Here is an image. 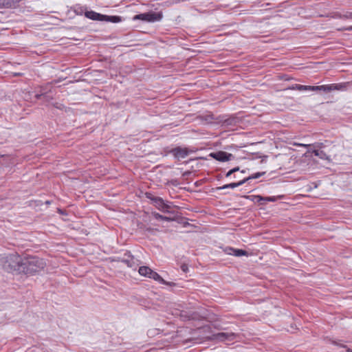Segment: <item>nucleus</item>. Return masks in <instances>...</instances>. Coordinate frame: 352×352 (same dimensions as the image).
<instances>
[{
  "label": "nucleus",
  "mask_w": 352,
  "mask_h": 352,
  "mask_svg": "<svg viewBox=\"0 0 352 352\" xmlns=\"http://www.w3.org/2000/svg\"><path fill=\"white\" fill-rule=\"evenodd\" d=\"M46 263L43 258L28 256L23 258L21 271L26 274H34L44 269Z\"/></svg>",
  "instance_id": "nucleus-1"
},
{
  "label": "nucleus",
  "mask_w": 352,
  "mask_h": 352,
  "mask_svg": "<svg viewBox=\"0 0 352 352\" xmlns=\"http://www.w3.org/2000/svg\"><path fill=\"white\" fill-rule=\"evenodd\" d=\"M23 258L20 256L15 253L7 255L6 256L0 258V263L2 265L3 268L8 271H21Z\"/></svg>",
  "instance_id": "nucleus-2"
},
{
  "label": "nucleus",
  "mask_w": 352,
  "mask_h": 352,
  "mask_svg": "<svg viewBox=\"0 0 352 352\" xmlns=\"http://www.w3.org/2000/svg\"><path fill=\"white\" fill-rule=\"evenodd\" d=\"M342 87V85L339 84H331L320 86H308L296 84L293 85L291 89H296L298 91H323L324 92H329L333 90H339Z\"/></svg>",
  "instance_id": "nucleus-3"
},
{
  "label": "nucleus",
  "mask_w": 352,
  "mask_h": 352,
  "mask_svg": "<svg viewBox=\"0 0 352 352\" xmlns=\"http://www.w3.org/2000/svg\"><path fill=\"white\" fill-rule=\"evenodd\" d=\"M163 18L162 12H155L150 11L148 12L141 13L136 14L133 17V20H141L147 23H154L156 21H160Z\"/></svg>",
  "instance_id": "nucleus-4"
},
{
  "label": "nucleus",
  "mask_w": 352,
  "mask_h": 352,
  "mask_svg": "<svg viewBox=\"0 0 352 352\" xmlns=\"http://www.w3.org/2000/svg\"><path fill=\"white\" fill-rule=\"evenodd\" d=\"M146 197L152 201L153 205L161 212L165 213H171L169 209L171 206L165 203L162 198L159 197H155L151 193H146Z\"/></svg>",
  "instance_id": "nucleus-5"
},
{
  "label": "nucleus",
  "mask_w": 352,
  "mask_h": 352,
  "mask_svg": "<svg viewBox=\"0 0 352 352\" xmlns=\"http://www.w3.org/2000/svg\"><path fill=\"white\" fill-rule=\"evenodd\" d=\"M237 335L234 333L230 332V333H224L221 332L218 333L212 334L210 337V340H217V341H232L236 338Z\"/></svg>",
  "instance_id": "nucleus-6"
},
{
  "label": "nucleus",
  "mask_w": 352,
  "mask_h": 352,
  "mask_svg": "<svg viewBox=\"0 0 352 352\" xmlns=\"http://www.w3.org/2000/svg\"><path fill=\"white\" fill-rule=\"evenodd\" d=\"M209 156L217 161L222 162H228L234 159V155L232 153H228L222 151L211 153H210Z\"/></svg>",
  "instance_id": "nucleus-7"
},
{
  "label": "nucleus",
  "mask_w": 352,
  "mask_h": 352,
  "mask_svg": "<svg viewBox=\"0 0 352 352\" xmlns=\"http://www.w3.org/2000/svg\"><path fill=\"white\" fill-rule=\"evenodd\" d=\"M170 153L177 160L184 159L189 154L188 148L180 146L171 149Z\"/></svg>",
  "instance_id": "nucleus-8"
},
{
  "label": "nucleus",
  "mask_w": 352,
  "mask_h": 352,
  "mask_svg": "<svg viewBox=\"0 0 352 352\" xmlns=\"http://www.w3.org/2000/svg\"><path fill=\"white\" fill-rule=\"evenodd\" d=\"M85 16L93 21H104V19L105 17L104 14H102L98 12H96L94 11L90 10V11H86L85 12Z\"/></svg>",
  "instance_id": "nucleus-9"
},
{
  "label": "nucleus",
  "mask_w": 352,
  "mask_h": 352,
  "mask_svg": "<svg viewBox=\"0 0 352 352\" xmlns=\"http://www.w3.org/2000/svg\"><path fill=\"white\" fill-rule=\"evenodd\" d=\"M224 251L227 254L234 255L238 257L248 255V253L245 250L241 249H234L233 248H226L224 250Z\"/></svg>",
  "instance_id": "nucleus-10"
},
{
  "label": "nucleus",
  "mask_w": 352,
  "mask_h": 352,
  "mask_svg": "<svg viewBox=\"0 0 352 352\" xmlns=\"http://www.w3.org/2000/svg\"><path fill=\"white\" fill-rule=\"evenodd\" d=\"M245 182H247V179H242V180L239 181V182L230 183L228 184L223 185V186L218 187L217 189V190H224L226 188H236V187H239V186L243 185Z\"/></svg>",
  "instance_id": "nucleus-11"
},
{
  "label": "nucleus",
  "mask_w": 352,
  "mask_h": 352,
  "mask_svg": "<svg viewBox=\"0 0 352 352\" xmlns=\"http://www.w3.org/2000/svg\"><path fill=\"white\" fill-rule=\"evenodd\" d=\"M239 120L237 118L230 117L222 121V125L224 126H233L238 123Z\"/></svg>",
  "instance_id": "nucleus-12"
},
{
  "label": "nucleus",
  "mask_w": 352,
  "mask_h": 352,
  "mask_svg": "<svg viewBox=\"0 0 352 352\" xmlns=\"http://www.w3.org/2000/svg\"><path fill=\"white\" fill-rule=\"evenodd\" d=\"M277 200L276 197H261L260 195L255 196L254 201L263 204L266 201H275Z\"/></svg>",
  "instance_id": "nucleus-13"
},
{
  "label": "nucleus",
  "mask_w": 352,
  "mask_h": 352,
  "mask_svg": "<svg viewBox=\"0 0 352 352\" xmlns=\"http://www.w3.org/2000/svg\"><path fill=\"white\" fill-rule=\"evenodd\" d=\"M138 272L141 276L149 278L153 270L147 266H142L139 268Z\"/></svg>",
  "instance_id": "nucleus-14"
},
{
  "label": "nucleus",
  "mask_w": 352,
  "mask_h": 352,
  "mask_svg": "<svg viewBox=\"0 0 352 352\" xmlns=\"http://www.w3.org/2000/svg\"><path fill=\"white\" fill-rule=\"evenodd\" d=\"M149 278H153V280L162 284L168 285V283L166 280H164L160 274H158L156 272H154L153 270Z\"/></svg>",
  "instance_id": "nucleus-15"
},
{
  "label": "nucleus",
  "mask_w": 352,
  "mask_h": 352,
  "mask_svg": "<svg viewBox=\"0 0 352 352\" xmlns=\"http://www.w3.org/2000/svg\"><path fill=\"white\" fill-rule=\"evenodd\" d=\"M152 215L153 216V217L155 219H157V220L160 219V220H163V221H173L175 220V218L163 216V215H162L157 212H152Z\"/></svg>",
  "instance_id": "nucleus-16"
},
{
  "label": "nucleus",
  "mask_w": 352,
  "mask_h": 352,
  "mask_svg": "<svg viewBox=\"0 0 352 352\" xmlns=\"http://www.w3.org/2000/svg\"><path fill=\"white\" fill-rule=\"evenodd\" d=\"M104 21L111 22V23H119L122 21V18L118 16H108L105 15L104 19Z\"/></svg>",
  "instance_id": "nucleus-17"
},
{
  "label": "nucleus",
  "mask_w": 352,
  "mask_h": 352,
  "mask_svg": "<svg viewBox=\"0 0 352 352\" xmlns=\"http://www.w3.org/2000/svg\"><path fill=\"white\" fill-rule=\"evenodd\" d=\"M133 257L131 255L128 256V258H123L122 262L126 263L128 267H133L135 266V262L133 261Z\"/></svg>",
  "instance_id": "nucleus-18"
},
{
  "label": "nucleus",
  "mask_w": 352,
  "mask_h": 352,
  "mask_svg": "<svg viewBox=\"0 0 352 352\" xmlns=\"http://www.w3.org/2000/svg\"><path fill=\"white\" fill-rule=\"evenodd\" d=\"M313 153L320 159H328L327 154L322 150H314Z\"/></svg>",
  "instance_id": "nucleus-19"
},
{
  "label": "nucleus",
  "mask_w": 352,
  "mask_h": 352,
  "mask_svg": "<svg viewBox=\"0 0 352 352\" xmlns=\"http://www.w3.org/2000/svg\"><path fill=\"white\" fill-rule=\"evenodd\" d=\"M265 174V172H259V173H254L253 175H252L251 176H249L246 178H244L243 179H247V182L250 180V179H258L260 177L264 175Z\"/></svg>",
  "instance_id": "nucleus-20"
},
{
  "label": "nucleus",
  "mask_w": 352,
  "mask_h": 352,
  "mask_svg": "<svg viewBox=\"0 0 352 352\" xmlns=\"http://www.w3.org/2000/svg\"><path fill=\"white\" fill-rule=\"evenodd\" d=\"M180 317L183 319V320H186V319H189L190 318V316H188L186 314L185 311H182L180 312Z\"/></svg>",
  "instance_id": "nucleus-21"
},
{
  "label": "nucleus",
  "mask_w": 352,
  "mask_h": 352,
  "mask_svg": "<svg viewBox=\"0 0 352 352\" xmlns=\"http://www.w3.org/2000/svg\"><path fill=\"white\" fill-rule=\"evenodd\" d=\"M344 19H352V12H346L345 14L343 15Z\"/></svg>",
  "instance_id": "nucleus-22"
},
{
  "label": "nucleus",
  "mask_w": 352,
  "mask_h": 352,
  "mask_svg": "<svg viewBox=\"0 0 352 352\" xmlns=\"http://www.w3.org/2000/svg\"><path fill=\"white\" fill-rule=\"evenodd\" d=\"M181 269L184 272H187L188 270V265H186V264H183L181 266Z\"/></svg>",
  "instance_id": "nucleus-23"
},
{
  "label": "nucleus",
  "mask_w": 352,
  "mask_h": 352,
  "mask_svg": "<svg viewBox=\"0 0 352 352\" xmlns=\"http://www.w3.org/2000/svg\"><path fill=\"white\" fill-rule=\"evenodd\" d=\"M234 172H233V170H230L226 174V177H230L232 174H233Z\"/></svg>",
  "instance_id": "nucleus-24"
},
{
  "label": "nucleus",
  "mask_w": 352,
  "mask_h": 352,
  "mask_svg": "<svg viewBox=\"0 0 352 352\" xmlns=\"http://www.w3.org/2000/svg\"><path fill=\"white\" fill-rule=\"evenodd\" d=\"M232 170H233L234 173L237 172L239 170V167L237 166V167L233 168Z\"/></svg>",
  "instance_id": "nucleus-25"
},
{
  "label": "nucleus",
  "mask_w": 352,
  "mask_h": 352,
  "mask_svg": "<svg viewBox=\"0 0 352 352\" xmlns=\"http://www.w3.org/2000/svg\"><path fill=\"white\" fill-rule=\"evenodd\" d=\"M345 30H348V31H352V25L351 26H349L346 28H344Z\"/></svg>",
  "instance_id": "nucleus-26"
},
{
  "label": "nucleus",
  "mask_w": 352,
  "mask_h": 352,
  "mask_svg": "<svg viewBox=\"0 0 352 352\" xmlns=\"http://www.w3.org/2000/svg\"><path fill=\"white\" fill-rule=\"evenodd\" d=\"M146 230L148 231V232H151L153 230V229L151 228H146Z\"/></svg>",
  "instance_id": "nucleus-27"
},
{
  "label": "nucleus",
  "mask_w": 352,
  "mask_h": 352,
  "mask_svg": "<svg viewBox=\"0 0 352 352\" xmlns=\"http://www.w3.org/2000/svg\"><path fill=\"white\" fill-rule=\"evenodd\" d=\"M299 145H300V146H305V147H307V146H309V145H308V144H299Z\"/></svg>",
  "instance_id": "nucleus-28"
},
{
  "label": "nucleus",
  "mask_w": 352,
  "mask_h": 352,
  "mask_svg": "<svg viewBox=\"0 0 352 352\" xmlns=\"http://www.w3.org/2000/svg\"><path fill=\"white\" fill-rule=\"evenodd\" d=\"M346 352H352V349H346Z\"/></svg>",
  "instance_id": "nucleus-29"
},
{
  "label": "nucleus",
  "mask_w": 352,
  "mask_h": 352,
  "mask_svg": "<svg viewBox=\"0 0 352 352\" xmlns=\"http://www.w3.org/2000/svg\"><path fill=\"white\" fill-rule=\"evenodd\" d=\"M241 172V173H246V170H242Z\"/></svg>",
  "instance_id": "nucleus-30"
},
{
  "label": "nucleus",
  "mask_w": 352,
  "mask_h": 352,
  "mask_svg": "<svg viewBox=\"0 0 352 352\" xmlns=\"http://www.w3.org/2000/svg\"><path fill=\"white\" fill-rule=\"evenodd\" d=\"M45 204H50V201H47L45 202Z\"/></svg>",
  "instance_id": "nucleus-31"
},
{
  "label": "nucleus",
  "mask_w": 352,
  "mask_h": 352,
  "mask_svg": "<svg viewBox=\"0 0 352 352\" xmlns=\"http://www.w3.org/2000/svg\"><path fill=\"white\" fill-rule=\"evenodd\" d=\"M340 346L346 348V346L345 345H341Z\"/></svg>",
  "instance_id": "nucleus-32"
}]
</instances>
